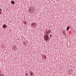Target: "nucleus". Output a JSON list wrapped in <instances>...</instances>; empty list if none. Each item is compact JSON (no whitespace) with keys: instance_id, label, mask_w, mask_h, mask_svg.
<instances>
[{"instance_id":"nucleus-14","label":"nucleus","mask_w":76,"mask_h":76,"mask_svg":"<svg viewBox=\"0 0 76 76\" xmlns=\"http://www.w3.org/2000/svg\"><path fill=\"white\" fill-rule=\"evenodd\" d=\"M30 75H32V73H30Z\"/></svg>"},{"instance_id":"nucleus-2","label":"nucleus","mask_w":76,"mask_h":76,"mask_svg":"<svg viewBox=\"0 0 76 76\" xmlns=\"http://www.w3.org/2000/svg\"><path fill=\"white\" fill-rule=\"evenodd\" d=\"M3 28L5 29V28L7 27V26L5 24H3L2 26Z\"/></svg>"},{"instance_id":"nucleus-10","label":"nucleus","mask_w":76,"mask_h":76,"mask_svg":"<svg viewBox=\"0 0 76 76\" xmlns=\"http://www.w3.org/2000/svg\"><path fill=\"white\" fill-rule=\"evenodd\" d=\"M0 76H4V75L3 74H1L0 75Z\"/></svg>"},{"instance_id":"nucleus-5","label":"nucleus","mask_w":76,"mask_h":76,"mask_svg":"<svg viewBox=\"0 0 76 76\" xmlns=\"http://www.w3.org/2000/svg\"><path fill=\"white\" fill-rule=\"evenodd\" d=\"M11 3L12 4H13L14 3H15V1H11Z\"/></svg>"},{"instance_id":"nucleus-1","label":"nucleus","mask_w":76,"mask_h":76,"mask_svg":"<svg viewBox=\"0 0 76 76\" xmlns=\"http://www.w3.org/2000/svg\"><path fill=\"white\" fill-rule=\"evenodd\" d=\"M44 38L45 41H48V39H49V37H48V35H45L44 37Z\"/></svg>"},{"instance_id":"nucleus-12","label":"nucleus","mask_w":76,"mask_h":76,"mask_svg":"<svg viewBox=\"0 0 76 76\" xmlns=\"http://www.w3.org/2000/svg\"><path fill=\"white\" fill-rule=\"evenodd\" d=\"M24 24H26V22H24Z\"/></svg>"},{"instance_id":"nucleus-4","label":"nucleus","mask_w":76,"mask_h":76,"mask_svg":"<svg viewBox=\"0 0 76 76\" xmlns=\"http://www.w3.org/2000/svg\"><path fill=\"white\" fill-rule=\"evenodd\" d=\"M51 33V31H50L48 30V31L47 32V34H49Z\"/></svg>"},{"instance_id":"nucleus-3","label":"nucleus","mask_w":76,"mask_h":76,"mask_svg":"<svg viewBox=\"0 0 76 76\" xmlns=\"http://www.w3.org/2000/svg\"><path fill=\"white\" fill-rule=\"evenodd\" d=\"M69 72H70V73H72V72H73V69H71L70 70V69H69Z\"/></svg>"},{"instance_id":"nucleus-7","label":"nucleus","mask_w":76,"mask_h":76,"mask_svg":"<svg viewBox=\"0 0 76 76\" xmlns=\"http://www.w3.org/2000/svg\"><path fill=\"white\" fill-rule=\"evenodd\" d=\"M52 36H53V35H52V34H50V38H51V37H52Z\"/></svg>"},{"instance_id":"nucleus-15","label":"nucleus","mask_w":76,"mask_h":76,"mask_svg":"<svg viewBox=\"0 0 76 76\" xmlns=\"http://www.w3.org/2000/svg\"><path fill=\"white\" fill-rule=\"evenodd\" d=\"M0 73H1V72H0Z\"/></svg>"},{"instance_id":"nucleus-9","label":"nucleus","mask_w":76,"mask_h":76,"mask_svg":"<svg viewBox=\"0 0 76 76\" xmlns=\"http://www.w3.org/2000/svg\"><path fill=\"white\" fill-rule=\"evenodd\" d=\"M26 76H29V75H28V74L26 73Z\"/></svg>"},{"instance_id":"nucleus-13","label":"nucleus","mask_w":76,"mask_h":76,"mask_svg":"<svg viewBox=\"0 0 76 76\" xmlns=\"http://www.w3.org/2000/svg\"><path fill=\"white\" fill-rule=\"evenodd\" d=\"M0 11H2V10H1V9L0 8Z\"/></svg>"},{"instance_id":"nucleus-11","label":"nucleus","mask_w":76,"mask_h":76,"mask_svg":"<svg viewBox=\"0 0 76 76\" xmlns=\"http://www.w3.org/2000/svg\"><path fill=\"white\" fill-rule=\"evenodd\" d=\"M31 25L32 26H34V23H33V24H31Z\"/></svg>"},{"instance_id":"nucleus-6","label":"nucleus","mask_w":76,"mask_h":76,"mask_svg":"<svg viewBox=\"0 0 76 76\" xmlns=\"http://www.w3.org/2000/svg\"><path fill=\"white\" fill-rule=\"evenodd\" d=\"M69 27L68 26L66 28V31H68V30H69Z\"/></svg>"},{"instance_id":"nucleus-16","label":"nucleus","mask_w":76,"mask_h":76,"mask_svg":"<svg viewBox=\"0 0 76 76\" xmlns=\"http://www.w3.org/2000/svg\"><path fill=\"white\" fill-rule=\"evenodd\" d=\"M75 32V31H74Z\"/></svg>"},{"instance_id":"nucleus-8","label":"nucleus","mask_w":76,"mask_h":76,"mask_svg":"<svg viewBox=\"0 0 76 76\" xmlns=\"http://www.w3.org/2000/svg\"><path fill=\"white\" fill-rule=\"evenodd\" d=\"M62 33L63 34H64V35H65V32H64V31H62Z\"/></svg>"}]
</instances>
